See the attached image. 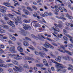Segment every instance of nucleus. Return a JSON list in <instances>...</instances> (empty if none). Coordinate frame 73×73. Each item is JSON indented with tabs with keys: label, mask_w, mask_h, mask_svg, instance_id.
I'll return each mask as SVG.
<instances>
[{
	"label": "nucleus",
	"mask_w": 73,
	"mask_h": 73,
	"mask_svg": "<svg viewBox=\"0 0 73 73\" xmlns=\"http://www.w3.org/2000/svg\"><path fill=\"white\" fill-rule=\"evenodd\" d=\"M51 61L52 62H53V63L56 64L55 66L56 68H58L57 70V71L58 72L61 71V69H63V65L62 64H59L57 62L53 59H51Z\"/></svg>",
	"instance_id": "nucleus-1"
},
{
	"label": "nucleus",
	"mask_w": 73,
	"mask_h": 73,
	"mask_svg": "<svg viewBox=\"0 0 73 73\" xmlns=\"http://www.w3.org/2000/svg\"><path fill=\"white\" fill-rule=\"evenodd\" d=\"M13 64H7L6 65L5 64H3L2 63H0V67H2L3 68H7L8 67H13Z\"/></svg>",
	"instance_id": "nucleus-2"
},
{
	"label": "nucleus",
	"mask_w": 73,
	"mask_h": 73,
	"mask_svg": "<svg viewBox=\"0 0 73 73\" xmlns=\"http://www.w3.org/2000/svg\"><path fill=\"white\" fill-rule=\"evenodd\" d=\"M35 53L36 55H39L40 54V56L42 57H44V56H46V54L45 53L41 52H39V53L37 51H35Z\"/></svg>",
	"instance_id": "nucleus-3"
},
{
	"label": "nucleus",
	"mask_w": 73,
	"mask_h": 73,
	"mask_svg": "<svg viewBox=\"0 0 73 73\" xmlns=\"http://www.w3.org/2000/svg\"><path fill=\"white\" fill-rule=\"evenodd\" d=\"M15 69L14 68H13V70L15 71H17V72H18L19 71V72H21V71L22 70H23V68H21V69H20V68H19L18 67H17L16 66H15Z\"/></svg>",
	"instance_id": "nucleus-4"
},
{
	"label": "nucleus",
	"mask_w": 73,
	"mask_h": 73,
	"mask_svg": "<svg viewBox=\"0 0 73 73\" xmlns=\"http://www.w3.org/2000/svg\"><path fill=\"white\" fill-rule=\"evenodd\" d=\"M23 25L24 26L23 28L25 29V30H28V29H30L31 28L29 25H26L25 24H23Z\"/></svg>",
	"instance_id": "nucleus-5"
},
{
	"label": "nucleus",
	"mask_w": 73,
	"mask_h": 73,
	"mask_svg": "<svg viewBox=\"0 0 73 73\" xmlns=\"http://www.w3.org/2000/svg\"><path fill=\"white\" fill-rule=\"evenodd\" d=\"M14 23V22L13 21L12 22L11 21L7 22V24L13 27H15V25H13Z\"/></svg>",
	"instance_id": "nucleus-6"
},
{
	"label": "nucleus",
	"mask_w": 73,
	"mask_h": 73,
	"mask_svg": "<svg viewBox=\"0 0 73 73\" xmlns=\"http://www.w3.org/2000/svg\"><path fill=\"white\" fill-rule=\"evenodd\" d=\"M43 45L46 48H49L50 46V44L46 42H45L44 44H43Z\"/></svg>",
	"instance_id": "nucleus-7"
},
{
	"label": "nucleus",
	"mask_w": 73,
	"mask_h": 73,
	"mask_svg": "<svg viewBox=\"0 0 73 73\" xmlns=\"http://www.w3.org/2000/svg\"><path fill=\"white\" fill-rule=\"evenodd\" d=\"M55 60L56 61H57L58 62H61V57L60 56H58L55 58Z\"/></svg>",
	"instance_id": "nucleus-8"
},
{
	"label": "nucleus",
	"mask_w": 73,
	"mask_h": 73,
	"mask_svg": "<svg viewBox=\"0 0 73 73\" xmlns=\"http://www.w3.org/2000/svg\"><path fill=\"white\" fill-rule=\"evenodd\" d=\"M52 29L53 31H55L54 32V34H57L58 33L56 31L59 32L58 30H57V29H56V27H54L52 28Z\"/></svg>",
	"instance_id": "nucleus-9"
},
{
	"label": "nucleus",
	"mask_w": 73,
	"mask_h": 73,
	"mask_svg": "<svg viewBox=\"0 0 73 73\" xmlns=\"http://www.w3.org/2000/svg\"><path fill=\"white\" fill-rule=\"evenodd\" d=\"M66 36L68 37H69V38H70V41L71 42H73V37L71 36H69L68 34H66Z\"/></svg>",
	"instance_id": "nucleus-10"
},
{
	"label": "nucleus",
	"mask_w": 73,
	"mask_h": 73,
	"mask_svg": "<svg viewBox=\"0 0 73 73\" xmlns=\"http://www.w3.org/2000/svg\"><path fill=\"white\" fill-rule=\"evenodd\" d=\"M43 61L45 66H48V62H46V60L45 59H43Z\"/></svg>",
	"instance_id": "nucleus-11"
},
{
	"label": "nucleus",
	"mask_w": 73,
	"mask_h": 73,
	"mask_svg": "<svg viewBox=\"0 0 73 73\" xmlns=\"http://www.w3.org/2000/svg\"><path fill=\"white\" fill-rule=\"evenodd\" d=\"M17 49L20 52H23V49L20 46L18 47Z\"/></svg>",
	"instance_id": "nucleus-12"
},
{
	"label": "nucleus",
	"mask_w": 73,
	"mask_h": 73,
	"mask_svg": "<svg viewBox=\"0 0 73 73\" xmlns=\"http://www.w3.org/2000/svg\"><path fill=\"white\" fill-rule=\"evenodd\" d=\"M23 12L25 13L26 15H30V13L28 11L25 10V9H23Z\"/></svg>",
	"instance_id": "nucleus-13"
},
{
	"label": "nucleus",
	"mask_w": 73,
	"mask_h": 73,
	"mask_svg": "<svg viewBox=\"0 0 73 73\" xmlns=\"http://www.w3.org/2000/svg\"><path fill=\"white\" fill-rule=\"evenodd\" d=\"M15 49V46H13L12 47H11L9 49V50L11 52H13V51H14V50Z\"/></svg>",
	"instance_id": "nucleus-14"
},
{
	"label": "nucleus",
	"mask_w": 73,
	"mask_h": 73,
	"mask_svg": "<svg viewBox=\"0 0 73 73\" xmlns=\"http://www.w3.org/2000/svg\"><path fill=\"white\" fill-rule=\"evenodd\" d=\"M42 38H43L45 39H46L42 35H39L38 36V39H39V40H42Z\"/></svg>",
	"instance_id": "nucleus-15"
},
{
	"label": "nucleus",
	"mask_w": 73,
	"mask_h": 73,
	"mask_svg": "<svg viewBox=\"0 0 73 73\" xmlns=\"http://www.w3.org/2000/svg\"><path fill=\"white\" fill-rule=\"evenodd\" d=\"M23 44L24 45V46H28V45H29V44H28V43H27V42H23Z\"/></svg>",
	"instance_id": "nucleus-16"
},
{
	"label": "nucleus",
	"mask_w": 73,
	"mask_h": 73,
	"mask_svg": "<svg viewBox=\"0 0 73 73\" xmlns=\"http://www.w3.org/2000/svg\"><path fill=\"white\" fill-rule=\"evenodd\" d=\"M37 13H36V15H33V16H34V17H37V18L38 19H41V17L39 16H37Z\"/></svg>",
	"instance_id": "nucleus-17"
},
{
	"label": "nucleus",
	"mask_w": 73,
	"mask_h": 73,
	"mask_svg": "<svg viewBox=\"0 0 73 73\" xmlns=\"http://www.w3.org/2000/svg\"><path fill=\"white\" fill-rule=\"evenodd\" d=\"M29 58L30 57L26 56H24L23 57V58H24V59L25 60H29Z\"/></svg>",
	"instance_id": "nucleus-18"
},
{
	"label": "nucleus",
	"mask_w": 73,
	"mask_h": 73,
	"mask_svg": "<svg viewBox=\"0 0 73 73\" xmlns=\"http://www.w3.org/2000/svg\"><path fill=\"white\" fill-rule=\"evenodd\" d=\"M60 48L63 49V50H65V47L62 45H60V47H58V48L59 49H60Z\"/></svg>",
	"instance_id": "nucleus-19"
},
{
	"label": "nucleus",
	"mask_w": 73,
	"mask_h": 73,
	"mask_svg": "<svg viewBox=\"0 0 73 73\" xmlns=\"http://www.w3.org/2000/svg\"><path fill=\"white\" fill-rule=\"evenodd\" d=\"M0 12H1L2 13H5V12H6V11L0 8Z\"/></svg>",
	"instance_id": "nucleus-20"
},
{
	"label": "nucleus",
	"mask_w": 73,
	"mask_h": 73,
	"mask_svg": "<svg viewBox=\"0 0 73 73\" xmlns=\"http://www.w3.org/2000/svg\"><path fill=\"white\" fill-rule=\"evenodd\" d=\"M31 36H32V37H34V38L35 39H36V40H38V38L36 37V36H35V35H33V34H32L31 35Z\"/></svg>",
	"instance_id": "nucleus-21"
},
{
	"label": "nucleus",
	"mask_w": 73,
	"mask_h": 73,
	"mask_svg": "<svg viewBox=\"0 0 73 73\" xmlns=\"http://www.w3.org/2000/svg\"><path fill=\"white\" fill-rule=\"evenodd\" d=\"M15 56H17L15 57L14 58V59H15V60H19V55L18 54V55H16Z\"/></svg>",
	"instance_id": "nucleus-22"
},
{
	"label": "nucleus",
	"mask_w": 73,
	"mask_h": 73,
	"mask_svg": "<svg viewBox=\"0 0 73 73\" xmlns=\"http://www.w3.org/2000/svg\"><path fill=\"white\" fill-rule=\"evenodd\" d=\"M3 4L5 6H6V7H8L7 6V5H10V3H9L8 2H4L3 3Z\"/></svg>",
	"instance_id": "nucleus-23"
},
{
	"label": "nucleus",
	"mask_w": 73,
	"mask_h": 73,
	"mask_svg": "<svg viewBox=\"0 0 73 73\" xmlns=\"http://www.w3.org/2000/svg\"><path fill=\"white\" fill-rule=\"evenodd\" d=\"M46 40H48V41H50L51 42L53 41V40L51 39H50V38H49L48 37H46Z\"/></svg>",
	"instance_id": "nucleus-24"
},
{
	"label": "nucleus",
	"mask_w": 73,
	"mask_h": 73,
	"mask_svg": "<svg viewBox=\"0 0 73 73\" xmlns=\"http://www.w3.org/2000/svg\"><path fill=\"white\" fill-rule=\"evenodd\" d=\"M51 8L52 9H54L55 8H58V6L57 5H55L54 7L53 6H51Z\"/></svg>",
	"instance_id": "nucleus-25"
},
{
	"label": "nucleus",
	"mask_w": 73,
	"mask_h": 73,
	"mask_svg": "<svg viewBox=\"0 0 73 73\" xmlns=\"http://www.w3.org/2000/svg\"><path fill=\"white\" fill-rule=\"evenodd\" d=\"M9 17H11V18H12L14 16V15L10 14H9L7 15Z\"/></svg>",
	"instance_id": "nucleus-26"
},
{
	"label": "nucleus",
	"mask_w": 73,
	"mask_h": 73,
	"mask_svg": "<svg viewBox=\"0 0 73 73\" xmlns=\"http://www.w3.org/2000/svg\"><path fill=\"white\" fill-rule=\"evenodd\" d=\"M23 68H27V69L29 68V67H28V65L26 64H25L24 65Z\"/></svg>",
	"instance_id": "nucleus-27"
},
{
	"label": "nucleus",
	"mask_w": 73,
	"mask_h": 73,
	"mask_svg": "<svg viewBox=\"0 0 73 73\" xmlns=\"http://www.w3.org/2000/svg\"><path fill=\"white\" fill-rule=\"evenodd\" d=\"M42 49L45 52H48V49L44 48V47H43L42 48Z\"/></svg>",
	"instance_id": "nucleus-28"
},
{
	"label": "nucleus",
	"mask_w": 73,
	"mask_h": 73,
	"mask_svg": "<svg viewBox=\"0 0 73 73\" xmlns=\"http://www.w3.org/2000/svg\"><path fill=\"white\" fill-rule=\"evenodd\" d=\"M27 9L28 10H29V11H33V10H32V9L31 7H27Z\"/></svg>",
	"instance_id": "nucleus-29"
},
{
	"label": "nucleus",
	"mask_w": 73,
	"mask_h": 73,
	"mask_svg": "<svg viewBox=\"0 0 73 73\" xmlns=\"http://www.w3.org/2000/svg\"><path fill=\"white\" fill-rule=\"evenodd\" d=\"M48 62L50 65L52 66V65H53L52 62H50V60H48Z\"/></svg>",
	"instance_id": "nucleus-30"
},
{
	"label": "nucleus",
	"mask_w": 73,
	"mask_h": 73,
	"mask_svg": "<svg viewBox=\"0 0 73 73\" xmlns=\"http://www.w3.org/2000/svg\"><path fill=\"white\" fill-rule=\"evenodd\" d=\"M8 55L9 56H10V57H13V56H16V54H8Z\"/></svg>",
	"instance_id": "nucleus-31"
},
{
	"label": "nucleus",
	"mask_w": 73,
	"mask_h": 73,
	"mask_svg": "<svg viewBox=\"0 0 73 73\" xmlns=\"http://www.w3.org/2000/svg\"><path fill=\"white\" fill-rule=\"evenodd\" d=\"M0 32H1V33H5V31L4 30H3V29H1L0 30Z\"/></svg>",
	"instance_id": "nucleus-32"
},
{
	"label": "nucleus",
	"mask_w": 73,
	"mask_h": 73,
	"mask_svg": "<svg viewBox=\"0 0 73 73\" xmlns=\"http://www.w3.org/2000/svg\"><path fill=\"white\" fill-rule=\"evenodd\" d=\"M29 48L30 49H32V50H35V49L34 48H33V47L32 46H31V47H29Z\"/></svg>",
	"instance_id": "nucleus-33"
},
{
	"label": "nucleus",
	"mask_w": 73,
	"mask_h": 73,
	"mask_svg": "<svg viewBox=\"0 0 73 73\" xmlns=\"http://www.w3.org/2000/svg\"><path fill=\"white\" fill-rule=\"evenodd\" d=\"M14 64L15 65H19V62H17V61H15Z\"/></svg>",
	"instance_id": "nucleus-34"
},
{
	"label": "nucleus",
	"mask_w": 73,
	"mask_h": 73,
	"mask_svg": "<svg viewBox=\"0 0 73 73\" xmlns=\"http://www.w3.org/2000/svg\"><path fill=\"white\" fill-rule=\"evenodd\" d=\"M21 19V17H17V20H18V21H20V20Z\"/></svg>",
	"instance_id": "nucleus-35"
},
{
	"label": "nucleus",
	"mask_w": 73,
	"mask_h": 73,
	"mask_svg": "<svg viewBox=\"0 0 73 73\" xmlns=\"http://www.w3.org/2000/svg\"><path fill=\"white\" fill-rule=\"evenodd\" d=\"M8 71H9V73H12L13 72V70L11 69H8Z\"/></svg>",
	"instance_id": "nucleus-36"
},
{
	"label": "nucleus",
	"mask_w": 73,
	"mask_h": 73,
	"mask_svg": "<svg viewBox=\"0 0 73 73\" xmlns=\"http://www.w3.org/2000/svg\"><path fill=\"white\" fill-rule=\"evenodd\" d=\"M22 35H23V36H26V33H25L24 32V31H23L22 32Z\"/></svg>",
	"instance_id": "nucleus-37"
},
{
	"label": "nucleus",
	"mask_w": 73,
	"mask_h": 73,
	"mask_svg": "<svg viewBox=\"0 0 73 73\" xmlns=\"http://www.w3.org/2000/svg\"><path fill=\"white\" fill-rule=\"evenodd\" d=\"M23 21L24 23H29V20H24Z\"/></svg>",
	"instance_id": "nucleus-38"
},
{
	"label": "nucleus",
	"mask_w": 73,
	"mask_h": 73,
	"mask_svg": "<svg viewBox=\"0 0 73 73\" xmlns=\"http://www.w3.org/2000/svg\"><path fill=\"white\" fill-rule=\"evenodd\" d=\"M69 46L70 47H73V42H71L69 44Z\"/></svg>",
	"instance_id": "nucleus-39"
},
{
	"label": "nucleus",
	"mask_w": 73,
	"mask_h": 73,
	"mask_svg": "<svg viewBox=\"0 0 73 73\" xmlns=\"http://www.w3.org/2000/svg\"><path fill=\"white\" fill-rule=\"evenodd\" d=\"M57 36L58 37H59L60 38H61V36H62V34H60V35L58 34H57Z\"/></svg>",
	"instance_id": "nucleus-40"
},
{
	"label": "nucleus",
	"mask_w": 73,
	"mask_h": 73,
	"mask_svg": "<svg viewBox=\"0 0 73 73\" xmlns=\"http://www.w3.org/2000/svg\"><path fill=\"white\" fill-rule=\"evenodd\" d=\"M29 60H31V61H35V59L32 57H30L29 58Z\"/></svg>",
	"instance_id": "nucleus-41"
},
{
	"label": "nucleus",
	"mask_w": 73,
	"mask_h": 73,
	"mask_svg": "<svg viewBox=\"0 0 73 73\" xmlns=\"http://www.w3.org/2000/svg\"><path fill=\"white\" fill-rule=\"evenodd\" d=\"M53 45H54V46H57V44L55 43L54 42H52L51 43Z\"/></svg>",
	"instance_id": "nucleus-42"
},
{
	"label": "nucleus",
	"mask_w": 73,
	"mask_h": 73,
	"mask_svg": "<svg viewBox=\"0 0 73 73\" xmlns=\"http://www.w3.org/2000/svg\"><path fill=\"white\" fill-rule=\"evenodd\" d=\"M62 10H63V11H64L65 12H67V10H66V9H65L64 7H62Z\"/></svg>",
	"instance_id": "nucleus-43"
},
{
	"label": "nucleus",
	"mask_w": 73,
	"mask_h": 73,
	"mask_svg": "<svg viewBox=\"0 0 73 73\" xmlns=\"http://www.w3.org/2000/svg\"><path fill=\"white\" fill-rule=\"evenodd\" d=\"M48 72L50 73H52V72H51V70H50V68H48L47 69Z\"/></svg>",
	"instance_id": "nucleus-44"
},
{
	"label": "nucleus",
	"mask_w": 73,
	"mask_h": 73,
	"mask_svg": "<svg viewBox=\"0 0 73 73\" xmlns=\"http://www.w3.org/2000/svg\"><path fill=\"white\" fill-rule=\"evenodd\" d=\"M34 69L35 71H37L38 70V69H37V68L36 67H34Z\"/></svg>",
	"instance_id": "nucleus-45"
},
{
	"label": "nucleus",
	"mask_w": 73,
	"mask_h": 73,
	"mask_svg": "<svg viewBox=\"0 0 73 73\" xmlns=\"http://www.w3.org/2000/svg\"><path fill=\"white\" fill-rule=\"evenodd\" d=\"M4 71V69H3V68L0 67V72H3Z\"/></svg>",
	"instance_id": "nucleus-46"
},
{
	"label": "nucleus",
	"mask_w": 73,
	"mask_h": 73,
	"mask_svg": "<svg viewBox=\"0 0 73 73\" xmlns=\"http://www.w3.org/2000/svg\"><path fill=\"white\" fill-rule=\"evenodd\" d=\"M11 59H9L6 60V62H11Z\"/></svg>",
	"instance_id": "nucleus-47"
},
{
	"label": "nucleus",
	"mask_w": 73,
	"mask_h": 73,
	"mask_svg": "<svg viewBox=\"0 0 73 73\" xmlns=\"http://www.w3.org/2000/svg\"><path fill=\"white\" fill-rule=\"evenodd\" d=\"M63 32H64V34H65V35L66 36V30H65V29H63Z\"/></svg>",
	"instance_id": "nucleus-48"
},
{
	"label": "nucleus",
	"mask_w": 73,
	"mask_h": 73,
	"mask_svg": "<svg viewBox=\"0 0 73 73\" xmlns=\"http://www.w3.org/2000/svg\"><path fill=\"white\" fill-rule=\"evenodd\" d=\"M0 22H1V23H2L3 24H4V21L1 19H0Z\"/></svg>",
	"instance_id": "nucleus-49"
},
{
	"label": "nucleus",
	"mask_w": 73,
	"mask_h": 73,
	"mask_svg": "<svg viewBox=\"0 0 73 73\" xmlns=\"http://www.w3.org/2000/svg\"><path fill=\"white\" fill-rule=\"evenodd\" d=\"M0 47L2 48H4V46L2 44H0Z\"/></svg>",
	"instance_id": "nucleus-50"
},
{
	"label": "nucleus",
	"mask_w": 73,
	"mask_h": 73,
	"mask_svg": "<svg viewBox=\"0 0 73 73\" xmlns=\"http://www.w3.org/2000/svg\"><path fill=\"white\" fill-rule=\"evenodd\" d=\"M32 7L33 8V9H35L36 10H37V9L36 8V7L35 6H33Z\"/></svg>",
	"instance_id": "nucleus-51"
},
{
	"label": "nucleus",
	"mask_w": 73,
	"mask_h": 73,
	"mask_svg": "<svg viewBox=\"0 0 73 73\" xmlns=\"http://www.w3.org/2000/svg\"><path fill=\"white\" fill-rule=\"evenodd\" d=\"M63 38L65 40H66V41H68V38H66V37L65 36H64L63 37Z\"/></svg>",
	"instance_id": "nucleus-52"
},
{
	"label": "nucleus",
	"mask_w": 73,
	"mask_h": 73,
	"mask_svg": "<svg viewBox=\"0 0 73 73\" xmlns=\"http://www.w3.org/2000/svg\"><path fill=\"white\" fill-rule=\"evenodd\" d=\"M66 17H68V18L69 17V16H70L69 14H66Z\"/></svg>",
	"instance_id": "nucleus-53"
},
{
	"label": "nucleus",
	"mask_w": 73,
	"mask_h": 73,
	"mask_svg": "<svg viewBox=\"0 0 73 73\" xmlns=\"http://www.w3.org/2000/svg\"><path fill=\"white\" fill-rule=\"evenodd\" d=\"M23 58V57L22 56H19L18 57V60H21Z\"/></svg>",
	"instance_id": "nucleus-54"
},
{
	"label": "nucleus",
	"mask_w": 73,
	"mask_h": 73,
	"mask_svg": "<svg viewBox=\"0 0 73 73\" xmlns=\"http://www.w3.org/2000/svg\"><path fill=\"white\" fill-rule=\"evenodd\" d=\"M15 13H16L17 14V15H21V13H18V12L15 11Z\"/></svg>",
	"instance_id": "nucleus-55"
},
{
	"label": "nucleus",
	"mask_w": 73,
	"mask_h": 73,
	"mask_svg": "<svg viewBox=\"0 0 73 73\" xmlns=\"http://www.w3.org/2000/svg\"><path fill=\"white\" fill-rule=\"evenodd\" d=\"M68 70H71L72 72H73V69H72V68L70 67H69L68 68Z\"/></svg>",
	"instance_id": "nucleus-56"
},
{
	"label": "nucleus",
	"mask_w": 73,
	"mask_h": 73,
	"mask_svg": "<svg viewBox=\"0 0 73 73\" xmlns=\"http://www.w3.org/2000/svg\"><path fill=\"white\" fill-rule=\"evenodd\" d=\"M41 69L42 70H46V68H41Z\"/></svg>",
	"instance_id": "nucleus-57"
},
{
	"label": "nucleus",
	"mask_w": 73,
	"mask_h": 73,
	"mask_svg": "<svg viewBox=\"0 0 73 73\" xmlns=\"http://www.w3.org/2000/svg\"><path fill=\"white\" fill-rule=\"evenodd\" d=\"M57 1L60 3H62V0H57Z\"/></svg>",
	"instance_id": "nucleus-58"
},
{
	"label": "nucleus",
	"mask_w": 73,
	"mask_h": 73,
	"mask_svg": "<svg viewBox=\"0 0 73 73\" xmlns=\"http://www.w3.org/2000/svg\"><path fill=\"white\" fill-rule=\"evenodd\" d=\"M51 69L52 71H54V67H51Z\"/></svg>",
	"instance_id": "nucleus-59"
},
{
	"label": "nucleus",
	"mask_w": 73,
	"mask_h": 73,
	"mask_svg": "<svg viewBox=\"0 0 73 73\" xmlns=\"http://www.w3.org/2000/svg\"><path fill=\"white\" fill-rule=\"evenodd\" d=\"M36 66L37 67H40V64H36Z\"/></svg>",
	"instance_id": "nucleus-60"
},
{
	"label": "nucleus",
	"mask_w": 73,
	"mask_h": 73,
	"mask_svg": "<svg viewBox=\"0 0 73 73\" xmlns=\"http://www.w3.org/2000/svg\"><path fill=\"white\" fill-rule=\"evenodd\" d=\"M71 60V58L70 57H68V58H67V60H68V61H70Z\"/></svg>",
	"instance_id": "nucleus-61"
},
{
	"label": "nucleus",
	"mask_w": 73,
	"mask_h": 73,
	"mask_svg": "<svg viewBox=\"0 0 73 73\" xmlns=\"http://www.w3.org/2000/svg\"><path fill=\"white\" fill-rule=\"evenodd\" d=\"M63 58L64 60H67V59L68 58H66V56H64L63 57Z\"/></svg>",
	"instance_id": "nucleus-62"
},
{
	"label": "nucleus",
	"mask_w": 73,
	"mask_h": 73,
	"mask_svg": "<svg viewBox=\"0 0 73 73\" xmlns=\"http://www.w3.org/2000/svg\"><path fill=\"white\" fill-rule=\"evenodd\" d=\"M13 36H12V35H10V39H11V40H12V39H13Z\"/></svg>",
	"instance_id": "nucleus-63"
},
{
	"label": "nucleus",
	"mask_w": 73,
	"mask_h": 73,
	"mask_svg": "<svg viewBox=\"0 0 73 73\" xmlns=\"http://www.w3.org/2000/svg\"><path fill=\"white\" fill-rule=\"evenodd\" d=\"M48 15L49 16H52V13H51V12H49L48 13Z\"/></svg>",
	"instance_id": "nucleus-64"
}]
</instances>
